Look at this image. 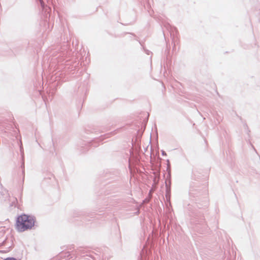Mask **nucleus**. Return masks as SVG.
Masks as SVG:
<instances>
[{"label": "nucleus", "instance_id": "2", "mask_svg": "<svg viewBox=\"0 0 260 260\" xmlns=\"http://www.w3.org/2000/svg\"><path fill=\"white\" fill-rule=\"evenodd\" d=\"M4 260H17V259H16V258H15L14 257H8V258L5 259Z\"/></svg>", "mask_w": 260, "mask_h": 260}, {"label": "nucleus", "instance_id": "3", "mask_svg": "<svg viewBox=\"0 0 260 260\" xmlns=\"http://www.w3.org/2000/svg\"><path fill=\"white\" fill-rule=\"evenodd\" d=\"M39 1L40 2L41 4H42V3H43V1H42V0H39Z\"/></svg>", "mask_w": 260, "mask_h": 260}, {"label": "nucleus", "instance_id": "1", "mask_svg": "<svg viewBox=\"0 0 260 260\" xmlns=\"http://www.w3.org/2000/svg\"><path fill=\"white\" fill-rule=\"evenodd\" d=\"M35 219L30 216L22 214L17 217L16 223V230L19 232H23L30 230L35 225Z\"/></svg>", "mask_w": 260, "mask_h": 260}]
</instances>
